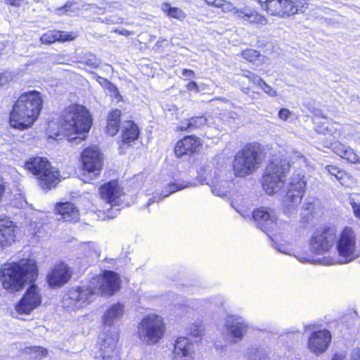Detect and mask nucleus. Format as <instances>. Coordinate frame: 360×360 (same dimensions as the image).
Segmentation results:
<instances>
[{"mask_svg": "<svg viewBox=\"0 0 360 360\" xmlns=\"http://www.w3.org/2000/svg\"><path fill=\"white\" fill-rule=\"evenodd\" d=\"M356 236L354 230L345 227L337 238L333 229L316 230L310 240V250L316 255L328 252L337 242L338 258L323 257L321 263L325 265L347 264L360 256L356 246Z\"/></svg>", "mask_w": 360, "mask_h": 360, "instance_id": "obj_1", "label": "nucleus"}, {"mask_svg": "<svg viewBox=\"0 0 360 360\" xmlns=\"http://www.w3.org/2000/svg\"><path fill=\"white\" fill-rule=\"evenodd\" d=\"M119 289L118 275L106 270L103 275L93 278L87 285L69 290L63 297V305L70 309H79L91 302L97 295L110 296Z\"/></svg>", "mask_w": 360, "mask_h": 360, "instance_id": "obj_2", "label": "nucleus"}, {"mask_svg": "<svg viewBox=\"0 0 360 360\" xmlns=\"http://www.w3.org/2000/svg\"><path fill=\"white\" fill-rule=\"evenodd\" d=\"M91 124L92 118L86 108L78 104L71 105L65 110L60 129L54 134V139L63 135L70 142L80 143L85 139ZM49 137L53 138L51 134Z\"/></svg>", "mask_w": 360, "mask_h": 360, "instance_id": "obj_3", "label": "nucleus"}, {"mask_svg": "<svg viewBox=\"0 0 360 360\" xmlns=\"http://www.w3.org/2000/svg\"><path fill=\"white\" fill-rule=\"evenodd\" d=\"M37 275L35 262L25 258L4 264L0 271V281L4 289L13 292L22 289L27 283H33Z\"/></svg>", "mask_w": 360, "mask_h": 360, "instance_id": "obj_4", "label": "nucleus"}, {"mask_svg": "<svg viewBox=\"0 0 360 360\" xmlns=\"http://www.w3.org/2000/svg\"><path fill=\"white\" fill-rule=\"evenodd\" d=\"M42 103L41 94L38 91L22 94L13 105L10 113L11 126L20 130L30 127L40 114Z\"/></svg>", "mask_w": 360, "mask_h": 360, "instance_id": "obj_5", "label": "nucleus"}, {"mask_svg": "<svg viewBox=\"0 0 360 360\" xmlns=\"http://www.w3.org/2000/svg\"><path fill=\"white\" fill-rule=\"evenodd\" d=\"M124 307L120 303L112 304L104 314L103 324L106 330L101 338L100 344V356L103 360L112 359L115 354V349L119 339L118 333L115 327H112L114 323L118 321L123 315Z\"/></svg>", "mask_w": 360, "mask_h": 360, "instance_id": "obj_6", "label": "nucleus"}, {"mask_svg": "<svg viewBox=\"0 0 360 360\" xmlns=\"http://www.w3.org/2000/svg\"><path fill=\"white\" fill-rule=\"evenodd\" d=\"M290 162L283 156H274L266 168L262 186L268 195L279 191L284 185L283 177L290 169Z\"/></svg>", "mask_w": 360, "mask_h": 360, "instance_id": "obj_7", "label": "nucleus"}, {"mask_svg": "<svg viewBox=\"0 0 360 360\" xmlns=\"http://www.w3.org/2000/svg\"><path fill=\"white\" fill-rule=\"evenodd\" d=\"M261 162L259 146L248 144L235 156L233 162L234 174L238 177L249 176L259 168Z\"/></svg>", "mask_w": 360, "mask_h": 360, "instance_id": "obj_8", "label": "nucleus"}, {"mask_svg": "<svg viewBox=\"0 0 360 360\" xmlns=\"http://www.w3.org/2000/svg\"><path fill=\"white\" fill-rule=\"evenodd\" d=\"M25 167L36 176L39 186L42 189H50L56 186L59 173L51 167L46 158H30L25 162Z\"/></svg>", "mask_w": 360, "mask_h": 360, "instance_id": "obj_9", "label": "nucleus"}, {"mask_svg": "<svg viewBox=\"0 0 360 360\" xmlns=\"http://www.w3.org/2000/svg\"><path fill=\"white\" fill-rule=\"evenodd\" d=\"M165 329L162 319L155 314H151L144 317L139 323L138 335L143 342L151 345L160 340Z\"/></svg>", "mask_w": 360, "mask_h": 360, "instance_id": "obj_10", "label": "nucleus"}, {"mask_svg": "<svg viewBox=\"0 0 360 360\" xmlns=\"http://www.w3.org/2000/svg\"><path fill=\"white\" fill-rule=\"evenodd\" d=\"M307 7L306 0H270L265 11L271 15L285 18L304 13Z\"/></svg>", "mask_w": 360, "mask_h": 360, "instance_id": "obj_11", "label": "nucleus"}, {"mask_svg": "<svg viewBox=\"0 0 360 360\" xmlns=\"http://www.w3.org/2000/svg\"><path fill=\"white\" fill-rule=\"evenodd\" d=\"M306 187L304 176L301 170L297 171L287 183V192L283 202L288 211L300 204Z\"/></svg>", "mask_w": 360, "mask_h": 360, "instance_id": "obj_12", "label": "nucleus"}, {"mask_svg": "<svg viewBox=\"0 0 360 360\" xmlns=\"http://www.w3.org/2000/svg\"><path fill=\"white\" fill-rule=\"evenodd\" d=\"M252 217L257 226L271 238L270 233L274 230L278 219L276 212L271 208L262 207L255 209Z\"/></svg>", "mask_w": 360, "mask_h": 360, "instance_id": "obj_13", "label": "nucleus"}, {"mask_svg": "<svg viewBox=\"0 0 360 360\" xmlns=\"http://www.w3.org/2000/svg\"><path fill=\"white\" fill-rule=\"evenodd\" d=\"M41 295L36 285L32 284L20 302L15 305V310L20 314H29L40 305Z\"/></svg>", "mask_w": 360, "mask_h": 360, "instance_id": "obj_14", "label": "nucleus"}, {"mask_svg": "<svg viewBox=\"0 0 360 360\" xmlns=\"http://www.w3.org/2000/svg\"><path fill=\"white\" fill-rule=\"evenodd\" d=\"M225 327L231 342L241 341L249 328L248 323L241 316L231 315L226 319Z\"/></svg>", "mask_w": 360, "mask_h": 360, "instance_id": "obj_15", "label": "nucleus"}, {"mask_svg": "<svg viewBox=\"0 0 360 360\" xmlns=\"http://www.w3.org/2000/svg\"><path fill=\"white\" fill-rule=\"evenodd\" d=\"M84 170L93 177L98 176L102 169L103 162L101 153L97 147L86 148L82 153Z\"/></svg>", "mask_w": 360, "mask_h": 360, "instance_id": "obj_16", "label": "nucleus"}, {"mask_svg": "<svg viewBox=\"0 0 360 360\" xmlns=\"http://www.w3.org/2000/svg\"><path fill=\"white\" fill-rule=\"evenodd\" d=\"M100 193L102 199L110 205L108 209L109 215L112 214L114 210H120L117 207L120 205V198L122 195V190L118 186L117 181H112L103 185L100 188Z\"/></svg>", "mask_w": 360, "mask_h": 360, "instance_id": "obj_17", "label": "nucleus"}, {"mask_svg": "<svg viewBox=\"0 0 360 360\" xmlns=\"http://www.w3.org/2000/svg\"><path fill=\"white\" fill-rule=\"evenodd\" d=\"M330 340L331 334L328 330L313 332L308 339V348L312 353L319 355L327 349Z\"/></svg>", "mask_w": 360, "mask_h": 360, "instance_id": "obj_18", "label": "nucleus"}, {"mask_svg": "<svg viewBox=\"0 0 360 360\" xmlns=\"http://www.w3.org/2000/svg\"><path fill=\"white\" fill-rule=\"evenodd\" d=\"M72 271L70 268L60 263L56 265L50 273L48 274L46 280L51 288H58L65 285L70 279Z\"/></svg>", "mask_w": 360, "mask_h": 360, "instance_id": "obj_19", "label": "nucleus"}, {"mask_svg": "<svg viewBox=\"0 0 360 360\" xmlns=\"http://www.w3.org/2000/svg\"><path fill=\"white\" fill-rule=\"evenodd\" d=\"M15 226L8 218L0 215V247L10 245L15 238Z\"/></svg>", "mask_w": 360, "mask_h": 360, "instance_id": "obj_20", "label": "nucleus"}, {"mask_svg": "<svg viewBox=\"0 0 360 360\" xmlns=\"http://www.w3.org/2000/svg\"><path fill=\"white\" fill-rule=\"evenodd\" d=\"M200 146V139L194 136H188L179 141L175 146L174 153L177 157L191 155Z\"/></svg>", "mask_w": 360, "mask_h": 360, "instance_id": "obj_21", "label": "nucleus"}, {"mask_svg": "<svg viewBox=\"0 0 360 360\" xmlns=\"http://www.w3.org/2000/svg\"><path fill=\"white\" fill-rule=\"evenodd\" d=\"M193 344L184 337L179 338L174 347L173 360H192Z\"/></svg>", "mask_w": 360, "mask_h": 360, "instance_id": "obj_22", "label": "nucleus"}, {"mask_svg": "<svg viewBox=\"0 0 360 360\" xmlns=\"http://www.w3.org/2000/svg\"><path fill=\"white\" fill-rule=\"evenodd\" d=\"M56 212L60 215L58 220L63 219L65 221L76 222L79 218L78 209L74 204L69 202L58 203L56 207Z\"/></svg>", "mask_w": 360, "mask_h": 360, "instance_id": "obj_23", "label": "nucleus"}, {"mask_svg": "<svg viewBox=\"0 0 360 360\" xmlns=\"http://www.w3.org/2000/svg\"><path fill=\"white\" fill-rule=\"evenodd\" d=\"M328 148H330L333 152H334L336 155H339L340 158L346 159L348 162L351 163H358L359 162V158L355 153L353 149L349 147H347L339 141L331 142L330 146H326Z\"/></svg>", "mask_w": 360, "mask_h": 360, "instance_id": "obj_24", "label": "nucleus"}, {"mask_svg": "<svg viewBox=\"0 0 360 360\" xmlns=\"http://www.w3.org/2000/svg\"><path fill=\"white\" fill-rule=\"evenodd\" d=\"M77 37L75 32H65L58 30H50L44 34L40 40L43 44H52L56 41H72Z\"/></svg>", "mask_w": 360, "mask_h": 360, "instance_id": "obj_25", "label": "nucleus"}, {"mask_svg": "<svg viewBox=\"0 0 360 360\" xmlns=\"http://www.w3.org/2000/svg\"><path fill=\"white\" fill-rule=\"evenodd\" d=\"M139 129L132 121H126L122 126V139L124 143H129L138 139Z\"/></svg>", "mask_w": 360, "mask_h": 360, "instance_id": "obj_26", "label": "nucleus"}, {"mask_svg": "<svg viewBox=\"0 0 360 360\" xmlns=\"http://www.w3.org/2000/svg\"><path fill=\"white\" fill-rule=\"evenodd\" d=\"M243 77L248 79L252 84L261 88L266 94L271 97L277 96L276 91L268 85L259 76L248 70L243 71Z\"/></svg>", "mask_w": 360, "mask_h": 360, "instance_id": "obj_27", "label": "nucleus"}, {"mask_svg": "<svg viewBox=\"0 0 360 360\" xmlns=\"http://www.w3.org/2000/svg\"><path fill=\"white\" fill-rule=\"evenodd\" d=\"M192 186V183H172L165 188L160 195L158 197L157 195H153V198H150L147 203V206H149L152 203L169 196L170 194L176 192V191H179L184 188L190 187Z\"/></svg>", "mask_w": 360, "mask_h": 360, "instance_id": "obj_28", "label": "nucleus"}, {"mask_svg": "<svg viewBox=\"0 0 360 360\" xmlns=\"http://www.w3.org/2000/svg\"><path fill=\"white\" fill-rule=\"evenodd\" d=\"M121 111L116 109L112 110L108 116L106 132L110 136H115L118 131L120 124Z\"/></svg>", "mask_w": 360, "mask_h": 360, "instance_id": "obj_29", "label": "nucleus"}, {"mask_svg": "<svg viewBox=\"0 0 360 360\" xmlns=\"http://www.w3.org/2000/svg\"><path fill=\"white\" fill-rule=\"evenodd\" d=\"M205 124H208V120L207 117L204 116L193 117L182 122L179 126V130H193L200 128Z\"/></svg>", "mask_w": 360, "mask_h": 360, "instance_id": "obj_30", "label": "nucleus"}, {"mask_svg": "<svg viewBox=\"0 0 360 360\" xmlns=\"http://www.w3.org/2000/svg\"><path fill=\"white\" fill-rule=\"evenodd\" d=\"M161 10L167 14L169 18H172L180 21H183L186 17V13L179 8L173 7L169 3H163L161 6Z\"/></svg>", "mask_w": 360, "mask_h": 360, "instance_id": "obj_31", "label": "nucleus"}, {"mask_svg": "<svg viewBox=\"0 0 360 360\" xmlns=\"http://www.w3.org/2000/svg\"><path fill=\"white\" fill-rule=\"evenodd\" d=\"M230 184L228 181H221L220 182L212 181L211 189L213 194L219 197H226L229 193Z\"/></svg>", "mask_w": 360, "mask_h": 360, "instance_id": "obj_32", "label": "nucleus"}, {"mask_svg": "<svg viewBox=\"0 0 360 360\" xmlns=\"http://www.w3.org/2000/svg\"><path fill=\"white\" fill-rule=\"evenodd\" d=\"M248 360H269L266 353L262 349L251 347L247 352Z\"/></svg>", "mask_w": 360, "mask_h": 360, "instance_id": "obj_33", "label": "nucleus"}, {"mask_svg": "<svg viewBox=\"0 0 360 360\" xmlns=\"http://www.w3.org/2000/svg\"><path fill=\"white\" fill-rule=\"evenodd\" d=\"M242 56L245 60L252 63L260 62L264 60V56L261 55L258 51L252 49L243 51Z\"/></svg>", "mask_w": 360, "mask_h": 360, "instance_id": "obj_34", "label": "nucleus"}, {"mask_svg": "<svg viewBox=\"0 0 360 360\" xmlns=\"http://www.w3.org/2000/svg\"><path fill=\"white\" fill-rule=\"evenodd\" d=\"M255 10L249 6H245L235 11L237 18L248 21Z\"/></svg>", "mask_w": 360, "mask_h": 360, "instance_id": "obj_35", "label": "nucleus"}, {"mask_svg": "<svg viewBox=\"0 0 360 360\" xmlns=\"http://www.w3.org/2000/svg\"><path fill=\"white\" fill-rule=\"evenodd\" d=\"M324 171L326 172L328 174L334 176L339 181L342 179L345 175L344 171L340 169L338 167L334 165L326 166Z\"/></svg>", "mask_w": 360, "mask_h": 360, "instance_id": "obj_36", "label": "nucleus"}, {"mask_svg": "<svg viewBox=\"0 0 360 360\" xmlns=\"http://www.w3.org/2000/svg\"><path fill=\"white\" fill-rule=\"evenodd\" d=\"M186 330L193 337H199L202 335L203 330L200 323H193L189 324L186 328Z\"/></svg>", "mask_w": 360, "mask_h": 360, "instance_id": "obj_37", "label": "nucleus"}, {"mask_svg": "<svg viewBox=\"0 0 360 360\" xmlns=\"http://www.w3.org/2000/svg\"><path fill=\"white\" fill-rule=\"evenodd\" d=\"M82 63L90 68H97L99 66L101 61L95 55L88 54L83 58Z\"/></svg>", "mask_w": 360, "mask_h": 360, "instance_id": "obj_38", "label": "nucleus"}, {"mask_svg": "<svg viewBox=\"0 0 360 360\" xmlns=\"http://www.w3.org/2000/svg\"><path fill=\"white\" fill-rule=\"evenodd\" d=\"M28 349L31 357L34 359H41L47 354V350L41 347H32Z\"/></svg>", "mask_w": 360, "mask_h": 360, "instance_id": "obj_39", "label": "nucleus"}, {"mask_svg": "<svg viewBox=\"0 0 360 360\" xmlns=\"http://www.w3.org/2000/svg\"><path fill=\"white\" fill-rule=\"evenodd\" d=\"M248 22L252 24L265 25L267 24V19L264 15H261L257 11H255Z\"/></svg>", "mask_w": 360, "mask_h": 360, "instance_id": "obj_40", "label": "nucleus"}, {"mask_svg": "<svg viewBox=\"0 0 360 360\" xmlns=\"http://www.w3.org/2000/svg\"><path fill=\"white\" fill-rule=\"evenodd\" d=\"M292 113L287 108H282L278 112V117L283 121H287Z\"/></svg>", "mask_w": 360, "mask_h": 360, "instance_id": "obj_41", "label": "nucleus"}, {"mask_svg": "<svg viewBox=\"0 0 360 360\" xmlns=\"http://www.w3.org/2000/svg\"><path fill=\"white\" fill-rule=\"evenodd\" d=\"M99 20L105 24H116L119 22V18L115 15L106 16L103 18H99Z\"/></svg>", "mask_w": 360, "mask_h": 360, "instance_id": "obj_42", "label": "nucleus"}, {"mask_svg": "<svg viewBox=\"0 0 360 360\" xmlns=\"http://www.w3.org/2000/svg\"><path fill=\"white\" fill-rule=\"evenodd\" d=\"M350 205L353 212L357 218L360 219V202H356L352 200H350Z\"/></svg>", "mask_w": 360, "mask_h": 360, "instance_id": "obj_43", "label": "nucleus"}, {"mask_svg": "<svg viewBox=\"0 0 360 360\" xmlns=\"http://www.w3.org/2000/svg\"><path fill=\"white\" fill-rule=\"evenodd\" d=\"M11 79V72L6 71L0 75V85H3Z\"/></svg>", "mask_w": 360, "mask_h": 360, "instance_id": "obj_44", "label": "nucleus"}, {"mask_svg": "<svg viewBox=\"0 0 360 360\" xmlns=\"http://www.w3.org/2000/svg\"><path fill=\"white\" fill-rule=\"evenodd\" d=\"M294 158H296V162L301 165L302 163H306V159L304 158L302 155L299 152H295L294 153Z\"/></svg>", "mask_w": 360, "mask_h": 360, "instance_id": "obj_45", "label": "nucleus"}, {"mask_svg": "<svg viewBox=\"0 0 360 360\" xmlns=\"http://www.w3.org/2000/svg\"><path fill=\"white\" fill-rule=\"evenodd\" d=\"M186 89L188 90V91H195L196 92H198L199 91V88H198V86L197 84V83L194 81H191L187 85H186Z\"/></svg>", "mask_w": 360, "mask_h": 360, "instance_id": "obj_46", "label": "nucleus"}, {"mask_svg": "<svg viewBox=\"0 0 360 360\" xmlns=\"http://www.w3.org/2000/svg\"><path fill=\"white\" fill-rule=\"evenodd\" d=\"M276 248L282 253L290 255V249L285 245L281 244V245L276 246Z\"/></svg>", "mask_w": 360, "mask_h": 360, "instance_id": "obj_47", "label": "nucleus"}, {"mask_svg": "<svg viewBox=\"0 0 360 360\" xmlns=\"http://www.w3.org/2000/svg\"><path fill=\"white\" fill-rule=\"evenodd\" d=\"M349 360H360V351L353 350Z\"/></svg>", "mask_w": 360, "mask_h": 360, "instance_id": "obj_48", "label": "nucleus"}, {"mask_svg": "<svg viewBox=\"0 0 360 360\" xmlns=\"http://www.w3.org/2000/svg\"><path fill=\"white\" fill-rule=\"evenodd\" d=\"M182 75L184 77H194L195 72L191 70L184 69L182 71Z\"/></svg>", "mask_w": 360, "mask_h": 360, "instance_id": "obj_49", "label": "nucleus"}, {"mask_svg": "<svg viewBox=\"0 0 360 360\" xmlns=\"http://www.w3.org/2000/svg\"><path fill=\"white\" fill-rule=\"evenodd\" d=\"M345 354L343 353L335 354L332 357L331 360H345Z\"/></svg>", "mask_w": 360, "mask_h": 360, "instance_id": "obj_50", "label": "nucleus"}, {"mask_svg": "<svg viewBox=\"0 0 360 360\" xmlns=\"http://www.w3.org/2000/svg\"><path fill=\"white\" fill-rule=\"evenodd\" d=\"M70 7V6H69L68 4H65L63 7H61L60 8H58V13L59 14H63V13H66L69 11V8Z\"/></svg>", "mask_w": 360, "mask_h": 360, "instance_id": "obj_51", "label": "nucleus"}, {"mask_svg": "<svg viewBox=\"0 0 360 360\" xmlns=\"http://www.w3.org/2000/svg\"><path fill=\"white\" fill-rule=\"evenodd\" d=\"M6 4H8L13 6H20V0H5Z\"/></svg>", "mask_w": 360, "mask_h": 360, "instance_id": "obj_52", "label": "nucleus"}, {"mask_svg": "<svg viewBox=\"0 0 360 360\" xmlns=\"http://www.w3.org/2000/svg\"><path fill=\"white\" fill-rule=\"evenodd\" d=\"M98 81L101 84H109L110 83V82L108 79H105V78H103L102 77H100V76L98 77Z\"/></svg>", "mask_w": 360, "mask_h": 360, "instance_id": "obj_53", "label": "nucleus"}, {"mask_svg": "<svg viewBox=\"0 0 360 360\" xmlns=\"http://www.w3.org/2000/svg\"><path fill=\"white\" fill-rule=\"evenodd\" d=\"M257 1L260 3L262 7L265 10L266 5L269 4V2L270 0H257Z\"/></svg>", "mask_w": 360, "mask_h": 360, "instance_id": "obj_54", "label": "nucleus"}, {"mask_svg": "<svg viewBox=\"0 0 360 360\" xmlns=\"http://www.w3.org/2000/svg\"><path fill=\"white\" fill-rule=\"evenodd\" d=\"M300 261L301 262H311V260L309 259H307L306 257H302V258H300L299 259Z\"/></svg>", "mask_w": 360, "mask_h": 360, "instance_id": "obj_55", "label": "nucleus"}, {"mask_svg": "<svg viewBox=\"0 0 360 360\" xmlns=\"http://www.w3.org/2000/svg\"><path fill=\"white\" fill-rule=\"evenodd\" d=\"M120 33H121L122 34L126 35V34H128V31H127V30H122Z\"/></svg>", "mask_w": 360, "mask_h": 360, "instance_id": "obj_56", "label": "nucleus"}, {"mask_svg": "<svg viewBox=\"0 0 360 360\" xmlns=\"http://www.w3.org/2000/svg\"><path fill=\"white\" fill-rule=\"evenodd\" d=\"M91 245H92V246H93V248H94V246H95V244H94V243H89L86 245V246H87V247H90V246H91Z\"/></svg>", "mask_w": 360, "mask_h": 360, "instance_id": "obj_57", "label": "nucleus"}, {"mask_svg": "<svg viewBox=\"0 0 360 360\" xmlns=\"http://www.w3.org/2000/svg\"><path fill=\"white\" fill-rule=\"evenodd\" d=\"M331 143H328V141L324 142V146L328 148L326 146H330Z\"/></svg>", "mask_w": 360, "mask_h": 360, "instance_id": "obj_58", "label": "nucleus"}, {"mask_svg": "<svg viewBox=\"0 0 360 360\" xmlns=\"http://www.w3.org/2000/svg\"><path fill=\"white\" fill-rule=\"evenodd\" d=\"M311 203H309V204L308 205V207H306V209L309 210H310V206H311Z\"/></svg>", "mask_w": 360, "mask_h": 360, "instance_id": "obj_59", "label": "nucleus"}]
</instances>
